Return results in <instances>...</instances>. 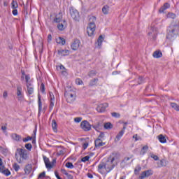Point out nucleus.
I'll list each match as a JSON object with an SVG mask.
<instances>
[{
    "label": "nucleus",
    "instance_id": "49",
    "mask_svg": "<svg viewBox=\"0 0 179 179\" xmlns=\"http://www.w3.org/2000/svg\"><path fill=\"white\" fill-rule=\"evenodd\" d=\"M45 177V171L42 172L38 175V178H44Z\"/></svg>",
    "mask_w": 179,
    "mask_h": 179
},
{
    "label": "nucleus",
    "instance_id": "35",
    "mask_svg": "<svg viewBox=\"0 0 179 179\" xmlns=\"http://www.w3.org/2000/svg\"><path fill=\"white\" fill-rule=\"evenodd\" d=\"M13 169L15 171H19V170L20 169V166H19V164L15 163L13 164Z\"/></svg>",
    "mask_w": 179,
    "mask_h": 179
},
{
    "label": "nucleus",
    "instance_id": "45",
    "mask_svg": "<svg viewBox=\"0 0 179 179\" xmlns=\"http://www.w3.org/2000/svg\"><path fill=\"white\" fill-rule=\"evenodd\" d=\"M76 85H83V81H82V80H80V78H77L76 80Z\"/></svg>",
    "mask_w": 179,
    "mask_h": 179
},
{
    "label": "nucleus",
    "instance_id": "1",
    "mask_svg": "<svg viewBox=\"0 0 179 179\" xmlns=\"http://www.w3.org/2000/svg\"><path fill=\"white\" fill-rule=\"evenodd\" d=\"M15 156L16 162H17L19 164H22L24 162V160H27V159H29V154L24 148H17Z\"/></svg>",
    "mask_w": 179,
    "mask_h": 179
},
{
    "label": "nucleus",
    "instance_id": "27",
    "mask_svg": "<svg viewBox=\"0 0 179 179\" xmlns=\"http://www.w3.org/2000/svg\"><path fill=\"white\" fill-rule=\"evenodd\" d=\"M57 122L55 121V120H53L52 121V128L54 132H58V129H57Z\"/></svg>",
    "mask_w": 179,
    "mask_h": 179
},
{
    "label": "nucleus",
    "instance_id": "31",
    "mask_svg": "<svg viewBox=\"0 0 179 179\" xmlns=\"http://www.w3.org/2000/svg\"><path fill=\"white\" fill-rule=\"evenodd\" d=\"M103 127H104L105 129H112L113 124H111V122H106L104 124Z\"/></svg>",
    "mask_w": 179,
    "mask_h": 179
},
{
    "label": "nucleus",
    "instance_id": "56",
    "mask_svg": "<svg viewBox=\"0 0 179 179\" xmlns=\"http://www.w3.org/2000/svg\"><path fill=\"white\" fill-rule=\"evenodd\" d=\"M29 79H30V76L26 75L25 76V80H26L27 85V83H29Z\"/></svg>",
    "mask_w": 179,
    "mask_h": 179
},
{
    "label": "nucleus",
    "instance_id": "34",
    "mask_svg": "<svg viewBox=\"0 0 179 179\" xmlns=\"http://www.w3.org/2000/svg\"><path fill=\"white\" fill-rule=\"evenodd\" d=\"M171 107H172V108H174L176 111H179V106L177 105V103H171Z\"/></svg>",
    "mask_w": 179,
    "mask_h": 179
},
{
    "label": "nucleus",
    "instance_id": "61",
    "mask_svg": "<svg viewBox=\"0 0 179 179\" xmlns=\"http://www.w3.org/2000/svg\"><path fill=\"white\" fill-rule=\"evenodd\" d=\"M66 177L69 178V179H73V176H72V175L69 174V173H66Z\"/></svg>",
    "mask_w": 179,
    "mask_h": 179
},
{
    "label": "nucleus",
    "instance_id": "58",
    "mask_svg": "<svg viewBox=\"0 0 179 179\" xmlns=\"http://www.w3.org/2000/svg\"><path fill=\"white\" fill-rule=\"evenodd\" d=\"M142 82H143V78L139 77L138 80V85H141V83H142Z\"/></svg>",
    "mask_w": 179,
    "mask_h": 179
},
{
    "label": "nucleus",
    "instance_id": "10",
    "mask_svg": "<svg viewBox=\"0 0 179 179\" xmlns=\"http://www.w3.org/2000/svg\"><path fill=\"white\" fill-rule=\"evenodd\" d=\"M80 47V41L79 39H75L71 44V48L73 51H76Z\"/></svg>",
    "mask_w": 179,
    "mask_h": 179
},
{
    "label": "nucleus",
    "instance_id": "30",
    "mask_svg": "<svg viewBox=\"0 0 179 179\" xmlns=\"http://www.w3.org/2000/svg\"><path fill=\"white\" fill-rule=\"evenodd\" d=\"M98 82H99V78H94L90 82V86H95V85H97Z\"/></svg>",
    "mask_w": 179,
    "mask_h": 179
},
{
    "label": "nucleus",
    "instance_id": "50",
    "mask_svg": "<svg viewBox=\"0 0 179 179\" xmlns=\"http://www.w3.org/2000/svg\"><path fill=\"white\" fill-rule=\"evenodd\" d=\"M31 139H33V137L27 136L23 138V142H29V141H31Z\"/></svg>",
    "mask_w": 179,
    "mask_h": 179
},
{
    "label": "nucleus",
    "instance_id": "55",
    "mask_svg": "<svg viewBox=\"0 0 179 179\" xmlns=\"http://www.w3.org/2000/svg\"><path fill=\"white\" fill-rule=\"evenodd\" d=\"M57 71H61L62 69H65V66H64V65L61 64L60 66H59L58 67H57Z\"/></svg>",
    "mask_w": 179,
    "mask_h": 179
},
{
    "label": "nucleus",
    "instance_id": "24",
    "mask_svg": "<svg viewBox=\"0 0 179 179\" xmlns=\"http://www.w3.org/2000/svg\"><path fill=\"white\" fill-rule=\"evenodd\" d=\"M158 139L161 143H166V142H167L166 137H164L163 134L159 135Z\"/></svg>",
    "mask_w": 179,
    "mask_h": 179
},
{
    "label": "nucleus",
    "instance_id": "11",
    "mask_svg": "<svg viewBox=\"0 0 179 179\" xmlns=\"http://www.w3.org/2000/svg\"><path fill=\"white\" fill-rule=\"evenodd\" d=\"M106 107H108V103H101L98 106L96 110L98 113H104Z\"/></svg>",
    "mask_w": 179,
    "mask_h": 179
},
{
    "label": "nucleus",
    "instance_id": "37",
    "mask_svg": "<svg viewBox=\"0 0 179 179\" xmlns=\"http://www.w3.org/2000/svg\"><path fill=\"white\" fill-rule=\"evenodd\" d=\"M89 159H90V157L89 155H87L82 158L81 162L86 163V162H89Z\"/></svg>",
    "mask_w": 179,
    "mask_h": 179
},
{
    "label": "nucleus",
    "instance_id": "21",
    "mask_svg": "<svg viewBox=\"0 0 179 179\" xmlns=\"http://www.w3.org/2000/svg\"><path fill=\"white\" fill-rule=\"evenodd\" d=\"M124 131H120L117 135L116 136L115 138V142H118L121 138H122V136L124 135Z\"/></svg>",
    "mask_w": 179,
    "mask_h": 179
},
{
    "label": "nucleus",
    "instance_id": "42",
    "mask_svg": "<svg viewBox=\"0 0 179 179\" xmlns=\"http://www.w3.org/2000/svg\"><path fill=\"white\" fill-rule=\"evenodd\" d=\"M11 5H12L13 9H16L17 8V2L15 1H13Z\"/></svg>",
    "mask_w": 179,
    "mask_h": 179
},
{
    "label": "nucleus",
    "instance_id": "53",
    "mask_svg": "<svg viewBox=\"0 0 179 179\" xmlns=\"http://www.w3.org/2000/svg\"><path fill=\"white\" fill-rule=\"evenodd\" d=\"M64 150H60L57 151L58 156H62V155H64Z\"/></svg>",
    "mask_w": 179,
    "mask_h": 179
},
{
    "label": "nucleus",
    "instance_id": "12",
    "mask_svg": "<svg viewBox=\"0 0 179 179\" xmlns=\"http://www.w3.org/2000/svg\"><path fill=\"white\" fill-rule=\"evenodd\" d=\"M0 173L4 174V176H6V177L10 176V171L3 166H0Z\"/></svg>",
    "mask_w": 179,
    "mask_h": 179
},
{
    "label": "nucleus",
    "instance_id": "54",
    "mask_svg": "<svg viewBox=\"0 0 179 179\" xmlns=\"http://www.w3.org/2000/svg\"><path fill=\"white\" fill-rule=\"evenodd\" d=\"M152 159H154V160H159V157L157 155H151Z\"/></svg>",
    "mask_w": 179,
    "mask_h": 179
},
{
    "label": "nucleus",
    "instance_id": "59",
    "mask_svg": "<svg viewBox=\"0 0 179 179\" xmlns=\"http://www.w3.org/2000/svg\"><path fill=\"white\" fill-rule=\"evenodd\" d=\"M89 146V143H85L83 145V149H87V147Z\"/></svg>",
    "mask_w": 179,
    "mask_h": 179
},
{
    "label": "nucleus",
    "instance_id": "25",
    "mask_svg": "<svg viewBox=\"0 0 179 179\" xmlns=\"http://www.w3.org/2000/svg\"><path fill=\"white\" fill-rule=\"evenodd\" d=\"M110 10V6L106 5L102 8V12L103 15H108V12Z\"/></svg>",
    "mask_w": 179,
    "mask_h": 179
},
{
    "label": "nucleus",
    "instance_id": "3",
    "mask_svg": "<svg viewBox=\"0 0 179 179\" xmlns=\"http://www.w3.org/2000/svg\"><path fill=\"white\" fill-rule=\"evenodd\" d=\"M115 166L117 165H115L114 162L109 161V159H108L106 164L103 162L99 164L98 170L100 173H101V170H103V169H105L107 173H110V171H111V170H113V169H114Z\"/></svg>",
    "mask_w": 179,
    "mask_h": 179
},
{
    "label": "nucleus",
    "instance_id": "47",
    "mask_svg": "<svg viewBox=\"0 0 179 179\" xmlns=\"http://www.w3.org/2000/svg\"><path fill=\"white\" fill-rule=\"evenodd\" d=\"M133 138L135 139V141L136 142L137 141H142V138L138 137V134L134 135Z\"/></svg>",
    "mask_w": 179,
    "mask_h": 179
},
{
    "label": "nucleus",
    "instance_id": "6",
    "mask_svg": "<svg viewBox=\"0 0 179 179\" xmlns=\"http://www.w3.org/2000/svg\"><path fill=\"white\" fill-rule=\"evenodd\" d=\"M121 157V154L117 152H112L108 157V160L110 161L112 163L115 164L116 166L118 164V162Z\"/></svg>",
    "mask_w": 179,
    "mask_h": 179
},
{
    "label": "nucleus",
    "instance_id": "62",
    "mask_svg": "<svg viewBox=\"0 0 179 179\" xmlns=\"http://www.w3.org/2000/svg\"><path fill=\"white\" fill-rule=\"evenodd\" d=\"M61 173L62 174H64L65 176H66L68 173V172H66V170H65V169H61Z\"/></svg>",
    "mask_w": 179,
    "mask_h": 179
},
{
    "label": "nucleus",
    "instance_id": "32",
    "mask_svg": "<svg viewBox=\"0 0 179 179\" xmlns=\"http://www.w3.org/2000/svg\"><path fill=\"white\" fill-rule=\"evenodd\" d=\"M103 40H104V38H103V35H100L97 41L99 47H101V43H103Z\"/></svg>",
    "mask_w": 179,
    "mask_h": 179
},
{
    "label": "nucleus",
    "instance_id": "22",
    "mask_svg": "<svg viewBox=\"0 0 179 179\" xmlns=\"http://www.w3.org/2000/svg\"><path fill=\"white\" fill-rule=\"evenodd\" d=\"M170 8V4L169 3H165L162 7L159 9L160 13L164 12L166 9H169Z\"/></svg>",
    "mask_w": 179,
    "mask_h": 179
},
{
    "label": "nucleus",
    "instance_id": "4",
    "mask_svg": "<svg viewBox=\"0 0 179 179\" xmlns=\"http://www.w3.org/2000/svg\"><path fill=\"white\" fill-rule=\"evenodd\" d=\"M178 31H179V25L176 24H172L168 28V34L166 36V38L171 40V38H173L174 36H177V34H178Z\"/></svg>",
    "mask_w": 179,
    "mask_h": 179
},
{
    "label": "nucleus",
    "instance_id": "52",
    "mask_svg": "<svg viewBox=\"0 0 179 179\" xmlns=\"http://www.w3.org/2000/svg\"><path fill=\"white\" fill-rule=\"evenodd\" d=\"M49 94H50V101H55V97H54V94H52V92H49Z\"/></svg>",
    "mask_w": 179,
    "mask_h": 179
},
{
    "label": "nucleus",
    "instance_id": "41",
    "mask_svg": "<svg viewBox=\"0 0 179 179\" xmlns=\"http://www.w3.org/2000/svg\"><path fill=\"white\" fill-rule=\"evenodd\" d=\"M57 28L59 29V30H64L65 28L64 27V24L62 23H59L57 24Z\"/></svg>",
    "mask_w": 179,
    "mask_h": 179
},
{
    "label": "nucleus",
    "instance_id": "15",
    "mask_svg": "<svg viewBox=\"0 0 179 179\" xmlns=\"http://www.w3.org/2000/svg\"><path fill=\"white\" fill-rule=\"evenodd\" d=\"M94 143L96 148H101V146H104V145H106V143H103L101 139L95 140Z\"/></svg>",
    "mask_w": 179,
    "mask_h": 179
},
{
    "label": "nucleus",
    "instance_id": "20",
    "mask_svg": "<svg viewBox=\"0 0 179 179\" xmlns=\"http://www.w3.org/2000/svg\"><path fill=\"white\" fill-rule=\"evenodd\" d=\"M12 136V138L14 140V141H16L17 142H19V141H22V136H20L19 134H13L11 135Z\"/></svg>",
    "mask_w": 179,
    "mask_h": 179
},
{
    "label": "nucleus",
    "instance_id": "5",
    "mask_svg": "<svg viewBox=\"0 0 179 179\" xmlns=\"http://www.w3.org/2000/svg\"><path fill=\"white\" fill-rule=\"evenodd\" d=\"M157 34H159L157 27H155V25H151L150 29L148 32L149 38H150V40H152L153 41H156Z\"/></svg>",
    "mask_w": 179,
    "mask_h": 179
},
{
    "label": "nucleus",
    "instance_id": "51",
    "mask_svg": "<svg viewBox=\"0 0 179 179\" xmlns=\"http://www.w3.org/2000/svg\"><path fill=\"white\" fill-rule=\"evenodd\" d=\"M43 160H44L45 164H47L48 163L50 162V159L47 158V157L45 156H43Z\"/></svg>",
    "mask_w": 179,
    "mask_h": 179
},
{
    "label": "nucleus",
    "instance_id": "43",
    "mask_svg": "<svg viewBox=\"0 0 179 179\" xmlns=\"http://www.w3.org/2000/svg\"><path fill=\"white\" fill-rule=\"evenodd\" d=\"M25 148L27 149V150H31L33 145H31V143H27L25 144Z\"/></svg>",
    "mask_w": 179,
    "mask_h": 179
},
{
    "label": "nucleus",
    "instance_id": "2",
    "mask_svg": "<svg viewBox=\"0 0 179 179\" xmlns=\"http://www.w3.org/2000/svg\"><path fill=\"white\" fill-rule=\"evenodd\" d=\"M89 24L87 27V33L90 37H92L93 34H94V31H96V17L95 16H90L89 17Z\"/></svg>",
    "mask_w": 179,
    "mask_h": 179
},
{
    "label": "nucleus",
    "instance_id": "9",
    "mask_svg": "<svg viewBox=\"0 0 179 179\" xmlns=\"http://www.w3.org/2000/svg\"><path fill=\"white\" fill-rule=\"evenodd\" d=\"M67 103H73L76 100V94H64Z\"/></svg>",
    "mask_w": 179,
    "mask_h": 179
},
{
    "label": "nucleus",
    "instance_id": "39",
    "mask_svg": "<svg viewBox=\"0 0 179 179\" xmlns=\"http://www.w3.org/2000/svg\"><path fill=\"white\" fill-rule=\"evenodd\" d=\"M112 117H114L115 118H120L121 117V115L120 113H117L115 112H113L111 113Z\"/></svg>",
    "mask_w": 179,
    "mask_h": 179
},
{
    "label": "nucleus",
    "instance_id": "60",
    "mask_svg": "<svg viewBox=\"0 0 179 179\" xmlns=\"http://www.w3.org/2000/svg\"><path fill=\"white\" fill-rule=\"evenodd\" d=\"M13 15H14V16H17V10L16 8H14V10H13Z\"/></svg>",
    "mask_w": 179,
    "mask_h": 179
},
{
    "label": "nucleus",
    "instance_id": "16",
    "mask_svg": "<svg viewBox=\"0 0 179 179\" xmlns=\"http://www.w3.org/2000/svg\"><path fill=\"white\" fill-rule=\"evenodd\" d=\"M157 167H166L167 166V162L166 159H161L157 163Z\"/></svg>",
    "mask_w": 179,
    "mask_h": 179
},
{
    "label": "nucleus",
    "instance_id": "48",
    "mask_svg": "<svg viewBox=\"0 0 179 179\" xmlns=\"http://www.w3.org/2000/svg\"><path fill=\"white\" fill-rule=\"evenodd\" d=\"M45 164L46 169H52V164H51V162H49Z\"/></svg>",
    "mask_w": 179,
    "mask_h": 179
},
{
    "label": "nucleus",
    "instance_id": "63",
    "mask_svg": "<svg viewBox=\"0 0 179 179\" xmlns=\"http://www.w3.org/2000/svg\"><path fill=\"white\" fill-rule=\"evenodd\" d=\"M3 97L4 99H6V97H8V92L5 91L3 94Z\"/></svg>",
    "mask_w": 179,
    "mask_h": 179
},
{
    "label": "nucleus",
    "instance_id": "8",
    "mask_svg": "<svg viewBox=\"0 0 179 179\" xmlns=\"http://www.w3.org/2000/svg\"><path fill=\"white\" fill-rule=\"evenodd\" d=\"M80 127L85 132H88V131L92 129V125H90V123L87 120H83L80 124Z\"/></svg>",
    "mask_w": 179,
    "mask_h": 179
},
{
    "label": "nucleus",
    "instance_id": "13",
    "mask_svg": "<svg viewBox=\"0 0 179 179\" xmlns=\"http://www.w3.org/2000/svg\"><path fill=\"white\" fill-rule=\"evenodd\" d=\"M59 55H62V57H65V55H69V50H59L57 51Z\"/></svg>",
    "mask_w": 179,
    "mask_h": 179
},
{
    "label": "nucleus",
    "instance_id": "26",
    "mask_svg": "<svg viewBox=\"0 0 179 179\" xmlns=\"http://www.w3.org/2000/svg\"><path fill=\"white\" fill-rule=\"evenodd\" d=\"M17 96H18V99L20 100L22 99V87H17Z\"/></svg>",
    "mask_w": 179,
    "mask_h": 179
},
{
    "label": "nucleus",
    "instance_id": "19",
    "mask_svg": "<svg viewBox=\"0 0 179 179\" xmlns=\"http://www.w3.org/2000/svg\"><path fill=\"white\" fill-rule=\"evenodd\" d=\"M54 20L56 23H60L61 20H62V13H59Z\"/></svg>",
    "mask_w": 179,
    "mask_h": 179
},
{
    "label": "nucleus",
    "instance_id": "40",
    "mask_svg": "<svg viewBox=\"0 0 179 179\" xmlns=\"http://www.w3.org/2000/svg\"><path fill=\"white\" fill-rule=\"evenodd\" d=\"M167 17H171V19H176V14L173 13H169L167 15Z\"/></svg>",
    "mask_w": 179,
    "mask_h": 179
},
{
    "label": "nucleus",
    "instance_id": "64",
    "mask_svg": "<svg viewBox=\"0 0 179 179\" xmlns=\"http://www.w3.org/2000/svg\"><path fill=\"white\" fill-rule=\"evenodd\" d=\"M55 176L57 177V179H62L59 177V175L58 174V172L55 171Z\"/></svg>",
    "mask_w": 179,
    "mask_h": 179
},
{
    "label": "nucleus",
    "instance_id": "17",
    "mask_svg": "<svg viewBox=\"0 0 179 179\" xmlns=\"http://www.w3.org/2000/svg\"><path fill=\"white\" fill-rule=\"evenodd\" d=\"M152 56L154 58H162L163 57V53H162V51L160 50H156L153 52Z\"/></svg>",
    "mask_w": 179,
    "mask_h": 179
},
{
    "label": "nucleus",
    "instance_id": "44",
    "mask_svg": "<svg viewBox=\"0 0 179 179\" xmlns=\"http://www.w3.org/2000/svg\"><path fill=\"white\" fill-rule=\"evenodd\" d=\"M41 91L42 92V93H44V92H45V86L44 85V83H41Z\"/></svg>",
    "mask_w": 179,
    "mask_h": 179
},
{
    "label": "nucleus",
    "instance_id": "23",
    "mask_svg": "<svg viewBox=\"0 0 179 179\" xmlns=\"http://www.w3.org/2000/svg\"><path fill=\"white\" fill-rule=\"evenodd\" d=\"M149 176H152V171H143L141 174V178H145V177H149Z\"/></svg>",
    "mask_w": 179,
    "mask_h": 179
},
{
    "label": "nucleus",
    "instance_id": "33",
    "mask_svg": "<svg viewBox=\"0 0 179 179\" xmlns=\"http://www.w3.org/2000/svg\"><path fill=\"white\" fill-rule=\"evenodd\" d=\"M38 111L39 113H41V110L43 108H42L43 104L41 103V97H40V96H38Z\"/></svg>",
    "mask_w": 179,
    "mask_h": 179
},
{
    "label": "nucleus",
    "instance_id": "14",
    "mask_svg": "<svg viewBox=\"0 0 179 179\" xmlns=\"http://www.w3.org/2000/svg\"><path fill=\"white\" fill-rule=\"evenodd\" d=\"M27 87L29 94H33L34 92V87H33V85H31V83H27Z\"/></svg>",
    "mask_w": 179,
    "mask_h": 179
},
{
    "label": "nucleus",
    "instance_id": "36",
    "mask_svg": "<svg viewBox=\"0 0 179 179\" xmlns=\"http://www.w3.org/2000/svg\"><path fill=\"white\" fill-rule=\"evenodd\" d=\"M96 71H90V73H88V76H90V78H92L93 76H96Z\"/></svg>",
    "mask_w": 179,
    "mask_h": 179
},
{
    "label": "nucleus",
    "instance_id": "7",
    "mask_svg": "<svg viewBox=\"0 0 179 179\" xmlns=\"http://www.w3.org/2000/svg\"><path fill=\"white\" fill-rule=\"evenodd\" d=\"M70 15L73 20H75L76 22H79V19H80V15H79V12L78 11V10L73 8H71Z\"/></svg>",
    "mask_w": 179,
    "mask_h": 179
},
{
    "label": "nucleus",
    "instance_id": "28",
    "mask_svg": "<svg viewBox=\"0 0 179 179\" xmlns=\"http://www.w3.org/2000/svg\"><path fill=\"white\" fill-rule=\"evenodd\" d=\"M148 150H149V146L148 145L143 146L140 152V155H145V153H146V152H148Z\"/></svg>",
    "mask_w": 179,
    "mask_h": 179
},
{
    "label": "nucleus",
    "instance_id": "46",
    "mask_svg": "<svg viewBox=\"0 0 179 179\" xmlns=\"http://www.w3.org/2000/svg\"><path fill=\"white\" fill-rule=\"evenodd\" d=\"M92 128L96 131H99V129H100V123H98L96 125H93Z\"/></svg>",
    "mask_w": 179,
    "mask_h": 179
},
{
    "label": "nucleus",
    "instance_id": "29",
    "mask_svg": "<svg viewBox=\"0 0 179 179\" xmlns=\"http://www.w3.org/2000/svg\"><path fill=\"white\" fill-rule=\"evenodd\" d=\"M56 41L57 44H62V45H65V39L62 37H59V38H57Z\"/></svg>",
    "mask_w": 179,
    "mask_h": 179
},
{
    "label": "nucleus",
    "instance_id": "57",
    "mask_svg": "<svg viewBox=\"0 0 179 179\" xmlns=\"http://www.w3.org/2000/svg\"><path fill=\"white\" fill-rule=\"evenodd\" d=\"M74 121L75 122H80V121H82V117H76Z\"/></svg>",
    "mask_w": 179,
    "mask_h": 179
},
{
    "label": "nucleus",
    "instance_id": "18",
    "mask_svg": "<svg viewBox=\"0 0 179 179\" xmlns=\"http://www.w3.org/2000/svg\"><path fill=\"white\" fill-rule=\"evenodd\" d=\"M131 160V157H125L120 163L121 167H125L128 164V161Z\"/></svg>",
    "mask_w": 179,
    "mask_h": 179
},
{
    "label": "nucleus",
    "instance_id": "38",
    "mask_svg": "<svg viewBox=\"0 0 179 179\" xmlns=\"http://www.w3.org/2000/svg\"><path fill=\"white\" fill-rule=\"evenodd\" d=\"M66 167H67V169H73L74 166L71 162H67L66 163Z\"/></svg>",
    "mask_w": 179,
    "mask_h": 179
}]
</instances>
